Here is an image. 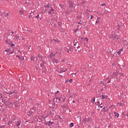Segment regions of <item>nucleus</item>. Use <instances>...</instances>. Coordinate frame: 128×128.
<instances>
[{"instance_id":"obj_1","label":"nucleus","mask_w":128,"mask_h":128,"mask_svg":"<svg viewBox=\"0 0 128 128\" xmlns=\"http://www.w3.org/2000/svg\"><path fill=\"white\" fill-rule=\"evenodd\" d=\"M8 94V96H12L14 98H18V92L14 90L13 92H9Z\"/></svg>"},{"instance_id":"obj_2","label":"nucleus","mask_w":128,"mask_h":128,"mask_svg":"<svg viewBox=\"0 0 128 128\" xmlns=\"http://www.w3.org/2000/svg\"><path fill=\"white\" fill-rule=\"evenodd\" d=\"M5 52H8L9 54H14V48H8L6 50H5Z\"/></svg>"},{"instance_id":"obj_3","label":"nucleus","mask_w":128,"mask_h":128,"mask_svg":"<svg viewBox=\"0 0 128 128\" xmlns=\"http://www.w3.org/2000/svg\"><path fill=\"white\" fill-rule=\"evenodd\" d=\"M112 38L114 40H118V36L114 34V32L112 33Z\"/></svg>"},{"instance_id":"obj_4","label":"nucleus","mask_w":128,"mask_h":128,"mask_svg":"<svg viewBox=\"0 0 128 128\" xmlns=\"http://www.w3.org/2000/svg\"><path fill=\"white\" fill-rule=\"evenodd\" d=\"M30 58L31 60H32L34 62H36V60H38V58L34 56H32Z\"/></svg>"},{"instance_id":"obj_5","label":"nucleus","mask_w":128,"mask_h":128,"mask_svg":"<svg viewBox=\"0 0 128 128\" xmlns=\"http://www.w3.org/2000/svg\"><path fill=\"white\" fill-rule=\"evenodd\" d=\"M38 58H40V60L41 62H44V59L46 58V57H44V56L42 57V56H40V55H38Z\"/></svg>"},{"instance_id":"obj_6","label":"nucleus","mask_w":128,"mask_h":128,"mask_svg":"<svg viewBox=\"0 0 128 128\" xmlns=\"http://www.w3.org/2000/svg\"><path fill=\"white\" fill-rule=\"evenodd\" d=\"M54 26H56V28H58L59 30H60V28H62V24H60V23H58V26H56V24H54Z\"/></svg>"},{"instance_id":"obj_7","label":"nucleus","mask_w":128,"mask_h":128,"mask_svg":"<svg viewBox=\"0 0 128 128\" xmlns=\"http://www.w3.org/2000/svg\"><path fill=\"white\" fill-rule=\"evenodd\" d=\"M68 4H69L70 8H72V6H74V2H72V1H69Z\"/></svg>"},{"instance_id":"obj_8","label":"nucleus","mask_w":128,"mask_h":128,"mask_svg":"<svg viewBox=\"0 0 128 128\" xmlns=\"http://www.w3.org/2000/svg\"><path fill=\"white\" fill-rule=\"evenodd\" d=\"M52 62L53 64H58V59L56 58H53L52 60Z\"/></svg>"},{"instance_id":"obj_9","label":"nucleus","mask_w":128,"mask_h":128,"mask_svg":"<svg viewBox=\"0 0 128 128\" xmlns=\"http://www.w3.org/2000/svg\"><path fill=\"white\" fill-rule=\"evenodd\" d=\"M44 64H46L44 62V61H42V62H41L40 64V68H44Z\"/></svg>"},{"instance_id":"obj_10","label":"nucleus","mask_w":128,"mask_h":128,"mask_svg":"<svg viewBox=\"0 0 128 128\" xmlns=\"http://www.w3.org/2000/svg\"><path fill=\"white\" fill-rule=\"evenodd\" d=\"M21 122H20V121L17 122V124H16V126H18H18H20Z\"/></svg>"},{"instance_id":"obj_11","label":"nucleus","mask_w":128,"mask_h":128,"mask_svg":"<svg viewBox=\"0 0 128 128\" xmlns=\"http://www.w3.org/2000/svg\"><path fill=\"white\" fill-rule=\"evenodd\" d=\"M4 14L5 16H8V13H6V12H0V16H2V14Z\"/></svg>"},{"instance_id":"obj_12","label":"nucleus","mask_w":128,"mask_h":128,"mask_svg":"<svg viewBox=\"0 0 128 128\" xmlns=\"http://www.w3.org/2000/svg\"><path fill=\"white\" fill-rule=\"evenodd\" d=\"M113 74H114V76H118V73L117 72H114L113 73Z\"/></svg>"},{"instance_id":"obj_13","label":"nucleus","mask_w":128,"mask_h":128,"mask_svg":"<svg viewBox=\"0 0 128 128\" xmlns=\"http://www.w3.org/2000/svg\"><path fill=\"white\" fill-rule=\"evenodd\" d=\"M70 128H72L74 126V122H71L70 124H69Z\"/></svg>"},{"instance_id":"obj_14","label":"nucleus","mask_w":128,"mask_h":128,"mask_svg":"<svg viewBox=\"0 0 128 128\" xmlns=\"http://www.w3.org/2000/svg\"><path fill=\"white\" fill-rule=\"evenodd\" d=\"M62 98L63 102H64V100H66V96H62Z\"/></svg>"},{"instance_id":"obj_15","label":"nucleus","mask_w":128,"mask_h":128,"mask_svg":"<svg viewBox=\"0 0 128 128\" xmlns=\"http://www.w3.org/2000/svg\"><path fill=\"white\" fill-rule=\"evenodd\" d=\"M20 14H22V15L24 14V10H20Z\"/></svg>"},{"instance_id":"obj_16","label":"nucleus","mask_w":128,"mask_h":128,"mask_svg":"<svg viewBox=\"0 0 128 128\" xmlns=\"http://www.w3.org/2000/svg\"><path fill=\"white\" fill-rule=\"evenodd\" d=\"M56 100H58V102H60V98L56 97Z\"/></svg>"},{"instance_id":"obj_17","label":"nucleus","mask_w":128,"mask_h":128,"mask_svg":"<svg viewBox=\"0 0 128 128\" xmlns=\"http://www.w3.org/2000/svg\"><path fill=\"white\" fill-rule=\"evenodd\" d=\"M16 40H20V36H16Z\"/></svg>"},{"instance_id":"obj_18","label":"nucleus","mask_w":128,"mask_h":128,"mask_svg":"<svg viewBox=\"0 0 128 128\" xmlns=\"http://www.w3.org/2000/svg\"><path fill=\"white\" fill-rule=\"evenodd\" d=\"M50 8L51 12H54V8H52V6H50Z\"/></svg>"},{"instance_id":"obj_19","label":"nucleus","mask_w":128,"mask_h":128,"mask_svg":"<svg viewBox=\"0 0 128 128\" xmlns=\"http://www.w3.org/2000/svg\"><path fill=\"white\" fill-rule=\"evenodd\" d=\"M82 122H86V118H84L83 120H82Z\"/></svg>"},{"instance_id":"obj_20","label":"nucleus","mask_w":128,"mask_h":128,"mask_svg":"<svg viewBox=\"0 0 128 128\" xmlns=\"http://www.w3.org/2000/svg\"><path fill=\"white\" fill-rule=\"evenodd\" d=\"M52 10H50L48 11V13L50 14H52Z\"/></svg>"},{"instance_id":"obj_21","label":"nucleus","mask_w":128,"mask_h":128,"mask_svg":"<svg viewBox=\"0 0 128 128\" xmlns=\"http://www.w3.org/2000/svg\"><path fill=\"white\" fill-rule=\"evenodd\" d=\"M5 100V102H8V100H9V99H8V98H5V100Z\"/></svg>"},{"instance_id":"obj_22","label":"nucleus","mask_w":128,"mask_h":128,"mask_svg":"<svg viewBox=\"0 0 128 128\" xmlns=\"http://www.w3.org/2000/svg\"><path fill=\"white\" fill-rule=\"evenodd\" d=\"M78 28H76L74 32H78Z\"/></svg>"},{"instance_id":"obj_23","label":"nucleus","mask_w":128,"mask_h":128,"mask_svg":"<svg viewBox=\"0 0 128 128\" xmlns=\"http://www.w3.org/2000/svg\"><path fill=\"white\" fill-rule=\"evenodd\" d=\"M50 4H48V6H45V8H50Z\"/></svg>"},{"instance_id":"obj_24","label":"nucleus","mask_w":128,"mask_h":128,"mask_svg":"<svg viewBox=\"0 0 128 128\" xmlns=\"http://www.w3.org/2000/svg\"><path fill=\"white\" fill-rule=\"evenodd\" d=\"M11 46H12V48H14V44H11Z\"/></svg>"},{"instance_id":"obj_25","label":"nucleus","mask_w":128,"mask_h":128,"mask_svg":"<svg viewBox=\"0 0 128 128\" xmlns=\"http://www.w3.org/2000/svg\"><path fill=\"white\" fill-rule=\"evenodd\" d=\"M40 17V14H38V16H36L35 18H38Z\"/></svg>"},{"instance_id":"obj_26","label":"nucleus","mask_w":128,"mask_h":128,"mask_svg":"<svg viewBox=\"0 0 128 128\" xmlns=\"http://www.w3.org/2000/svg\"><path fill=\"white\" fill-rule=\"evenodd\" d=\"M96 24H100V20H96Z\"/></svg>"},{"instance_id":"obj_27","label":"nucleus","mask_w":128,"mask_h":128,"mask_svg":"<svg viewBox=\"0 0 128 128\" xmlns=\"http://www.w3.org/2000/svg\"><path fill=\"white\" fill-rule=\"evenodd\" d=\"M102 100L106 98V97H105L104 96V95H102Z\"/></svg>"},{"instance_id":"obj_28","label":"nucleus","mask_w":128,"mask_h":128,"mask_svg":"<svg viewBox=\"0 0 128 128\" xmlns=\"http://www.w3.org/2000/svg\"><path fill=\"white\" fill-rule=\"evenodd\" d=\"M115 116H116V118H118V113H117L116 114Z\"/></svg>"},{"instance_id":"obj_29","label":"nucleus","mask_w":128,"mask_h":128,"mask_svg":"<svg viewBox=\"0 0 128 128\" xmlns=\"http://www.w3.org/2000/svg\"><path fill=\"white\" fill-rule=\"evenodd\" d=\"M92 101H93V102H96V98H93Z\"/></svg>"},{"instance_id":"obj_30","label":"nucleus","mask_w":128,"mask_h":128,"mask_svg":"<svg viewBox=\"0 0 128 128\" xmlns=\"http://www.w3.org/2000/svg\"><path fill=\"white\" fill-rule=\"evenodd\" d=\"M122 52L120 50H119L118 52V54H121Z\"/></svg>"},{"instance_id":"obj_31","label":"nucleus","mask_w":128,"mask_h":128,"mask_svg":"<svg viewBox=\"0 0 128 128\" xmlns=\"http://www.w3.org/2000/svg\"><path fill=\"white\" fill-rule=\"evenodd\" d=\"M85 40H86L87 42H88V38H84Z\"/></svg>"},{"instance_id":"obj_32","label":"nucleus","mask_w":128,"mask_h":128,"mask_svg":"<svg viewBox=\"0 0 128 128\" xmlns=\"http://www.w3.org/2000/svg\"><path fill=\"white\" fill-rule=\"evenodd\" d=\"M92 18H94V16H90V20H92Z\"/></svg>"},{"instance_id":"obj_33","label":"nucleus","mask_w":128,"mask_h":128,"mask_svg":"<svg viewBox=\"0 0 128 128\" xmlns=\"http://www.w3.org/2000/svg\"><path fill=\"white\" fill-rule=\"evenodd\" d=\"M102 6H106V4H102Z\"/></svg>"},{"instance_id":"obj_34","label":"nucleus","mask_w":128,"mask_h":128,"mask_svg":"<svg viewBox=\"0 0 128 128\" xmlns=\"http://www.w3.org/2000/svg\"><path fill=\"white\" fill-rule=\"evenodd\" d=\"M78 24H82V22H80H80H78Z\"/></svg>"},{"instance_id":"obj_35","label":"nucleus","mask_w":128,"mask_h":128,"mask_svg":"<svg viewBox=\"0 0 128 128\" xmlns=\"http://www.w3.org/2000/svg\"><path fill=\"white\" fill-rule=\"evenodd\" d=\"M69 82H72V79H70V80H69Z\"/></svg>"},{"instance_id":"obj_36","label":"nucleus","mask_w":128,"mask_h":128,"mask_svg":"<svg viewBox=\"0 0 128 128\" xmlns=\"http://www.w3.org/2000/svg\"><path fill=\"white\" fill-rule=\"evenodd\" d=\"M43 70L44 72H46V68H44Z\"/></svg>"},{"instance_id":"obj_37","label":"nucleus","mask_w":128,"mask_h":128,"mask_svg":"<svg viewBox=\"0 0 128 128\" xmlns=\"http://www.w3.org/2000/svg\"><path fill=\"white\" fill-rule=\"evenodd\" d=\"M60 72H66V71H64L62 70H61Z\"/></svg>"},{"instance_id":"obj_38","label":"nucleus","mask_w":128,"mask_h":128,"mask_svg":"<svg viewBox=\"0 0 128 128\" xmlns=\"http://www.w3.org/2000/svg\"><path fill=\"white\" fill-rule=\"evenodd\" d=\"M50 58H52V53H51V54H50Z\"/></svg>"},{"instance_id":"obj_39","label":"nucleus","mask_w":128,"mask_h":128,"mask_svg":"<svg viewBox=\"0 0 128 128\" xmlns=\"http://www.w3.org/2000/svg\"><path fill=\"white\" fill-rule=\"evenodd\" d=\"M34 112V110H33V111L30 112V114H32V112Z\"/></svg>"},{"instance_id":"obj_40","label":"nucleus","mask_w":128,"mask_h":128,"mask_svg":"<svg viewBox=\"0 0 128 128\" xmlns=\"http://www.w3.org/2000/svg\"><path fill=\"white\" fill-rule=\"evenodd\" d=\"M108 84H110V80H108Z\"/></svg>"},{"instance_id":"obj_41","label":"nucleus","mask_w":128,"mask_h":128,"mask_svg":"<svg viewBox=\"0 0 128 128\" xmlns=\"http://www.w3.org/2000/svg\"><path fill=\"white\" fill-rule=\"evenodd\" d=\"M67 52H70H70H72V51L68 50Z\"/></svg>"},{"instance_id":"obj_42","label":"nucleus","mask_w":128,"mask_h":128,"mask_svg":"<svg viewBox=\"0 0 128 128\" xmlns=\"http://www.w3.org/2000/svg\"><path fill=\"white\" fill-rule=\"evenodd\" d=\"M120 50V52H122V48H121Z\"/></svg>"},{"instance_id":"obj_43","label":"nucleus","mask_w":128,"mask_h":128,"mask_svg":"<svg viewBox=\"0 0 128 128\" xmlns=\"http://www.w3.org/2000/svg\"><path fill=\"white\" fill-rule=\"evenodd\" d=\"M58 92H60V91H57L56 94H58Z\"/></svg>"},{"instance_id":"obj_44","label":"nucleus","mask_w":128,"mask_h":128,"mask_svg":"<svg viewBox=\"0 0 128 128\" xmlns=\"http://www.w3.org/2000/svg\"><path fill=\"white\" fill-rule=\"evenodd\" d=\"M12 34H14V32H12Z\"/></svg>"},{"instance_id":"obj_45","label":"nucleus","mask_w":128,"mask_h":128,"mask_svg":"<svg viewBox=\"0 0 128 128\" xmlns=\"http://www.w3.org/2000/svg\"><path fill=\"white\" fill-rule=\"evenodd\" d=\"M53 40H54V42H56V39H54Z\"/></svg>"},{"instance_id":"obj_46","label":"nucleus","mask_w":128,"mask_h":128,"mask_svg":"<svg viewBox=\"0 0 128 128\" xmlns=\"http://www.w3.org/2000/svg\"><path fill=\"white\" fill-rule=\"evenodd\" d=\"M74 46H76V44H74Z\"/></svg>"},{"instance_id":"obj_47","label":"nucleus","mask_w":128,"mask_h":128,"mask_svg":"<svg viewBox=\"0 0 128 128\" xmlns=\"http://www.w3.org/2000/svg\"><path fill=\"white\" fill-rule=\"evenodd\" d=\"M114 114H116V112H114Z\"/></svg>"},{"instance_id":"obj_48","label":"nucleus","mask_w":128,"mask_h":128,"mask_svg":"<svg viewBox=\"0 0 128 128\" xmlns=\"http://www.w3.org/2000/svg\"><path fill=\"white\" fill-rule=\"evenodd\" d=\"M72 102H74V104L76 102L74 100H73Z\"/></svg>"},{"instance_id":"obj_49","label":"nucleus","mask_w":128,"mask_h":128,"mask_svg":"<svg viewBox=\"0 0 128 128\" xmlns=\"http://www.w3.org/2000/svg\"><path fill=\"white\" fill-rule=\"evenodd\" d=\"M100 108H102V106H100Z\"/></svg>"},{"instance_id":"obj_50","label":"nucleus","mask_w":128,"mask_h":128,"mask_svg":"<svg viewBox=\"0 0 128 128\" xmlns=\"http://www.w3.org/2000/svg\"><path fill=\"white\" fill-rule=\"evenodd\" d=\"M80 48V46H78V48Z\"/></svg>"},{"instance_id":"obj_51","label":"nucleus","mask_w":128,"mask_h":128,"mask_svg":"<svg viewBox=\"0 0 128 128\" xmlns=\"http://www.w3.org/2000/svg\"><path fill=\"white\" fill-rule=\"evenodd\" d=\"M0 96L1 98H2V94H0Z\"/></svg>"},{"instance_id":"obj_52","label":"nucleus","mask_w":128,"mask_h":128,"mask_svg":"<svg viewBox=\"0 0 128 128\" xmlns=\"http://www.w3.org/2000/svg\"><path fill=\"white\" fill-rule=\"evenodd\" d=\"M76 42H75V43L76 44Z\"/></svg>"},{"instance_id":"obj_53","label":"nucleus","mask_w":128,"mask_h":128,"mask_svg":"<svg viewBox=\"0 0 128 128\" xmlns=\"http://www.w3.org/2000/svg\"><path fill=\"white\" fill-rule=\"evenodd\" d=\"M128 116V114H126V116Z\"/></svg>"},{"instance_id":"obj_54","label":"nucleus","mask_w":128,"mask_h":128,"mask_svg":"<svg viewBox=\"0 0 128 128\" xmlns=\"http://www.w3.org/2000/svg\"><path fill=\"white\" fill-rule=\"evenodd\" d=\"M120 74H121V75H122V74L121 73Z\"/></svg>"},{"instance_id":"obj_55","label":"nucleus","mask_w":128,"mask_h":128,"mask_svg":"<svg viewBox=\"0 0 128 128\" xmlns=\"http://www.w3.org/2000/svg\"><path fill=\"white\" fill-rule=\"evenodd\" d=\"M60 118L62 119V118H60Z\"/></svg>"},{"instance_id":"obj_56","label":"nucleus","mask_w":128,"mask_h":128,"mask_svg":"<svg viewBox=\"0 0 128 128\" xmlns=\"http://www.w3.org/2000/svg\"><path fill=\"white\" fill-rule=\"evenodd\" d=\"M40 18V20H42V18Z\"/></svg>"},{"instance_id":"obj_57","label":"nucleus","mask_w":128,"mask_h":128,"mask_svg":"<svg viewBox=\"0 0 128 128\" xmlns=\"http://www.w3.org/2000/svg\"><path fill=\"white\" fill-rule=\"evenodd\" d=\"M57 42H59L58 40V41H57Z\"/></svg>"},{"instance_id":"obj_58","label":"nucleus","mask_w":128,"mask_h":128,"mask_svg":"<svg viewBox=\"0 0 128 128\" xmlns=\"http://www.w3.org/2000/svg\"><path fill=\"white\" fill-rule=\"evenodd\" d=\"M69 112H70V110H69Z\"/></svg>"},{"instance_id":"obj_59","label":"nucleus","mask_w":128,"mask_h":128,"mask_svg":"<svg viewBox=\"0 0 128 128\" xmlns=\"http://www.w3.org/2000/svg\"><path fill=\"white\" fill-rule=\"evenodd\" d=\"M78 26H80L78 25Z\"/></svg>"},{"instance_id":"obj_60","label":"nucleus","mask_w":128,"mask_h":128,"mask_svg":"<svg viewBox=\"0 0 128 128\" xmlns=\"http://www.w3.org/2000/svg\"><path fill=\"white\" fill-rule=\"evenodd\" d=\"M122 114H124V112H122Z\"/></svg>"},{"instance_id":"obj_61","label":"nucleus","mask_w":128,"mask_h":128,"mask_svg":"<svg viewBox=\"0 0 128 128\" xmlns=\"http://www.w3.org/2000/svg\"><path fill=\"white\" fill-rule=\"evenodd\" d=\"M54 100H56V98H54Z\"/></svg>"},{"instance_id":"obj_62","label":"nucleus","mask_w":128,"mask_h":128,"mask_svg":"<svg viewBox=\"0 0 128 128\" xmlns=\"http://www.w3.org/2000/svg\"><path fill=\"white\" fill-rule=\"evenodd\" d=\"M5 18H6V16H5Z\"/></svg>"}]
</instances>
